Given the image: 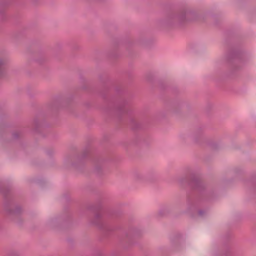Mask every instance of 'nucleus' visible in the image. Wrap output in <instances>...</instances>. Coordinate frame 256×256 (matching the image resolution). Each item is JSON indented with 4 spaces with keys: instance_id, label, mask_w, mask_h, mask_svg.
I'll use <instances>...</instances> for the list:
<instances>
[{
    "instance_id": "1",
    "label": "nucleus",
    "mask_w": 256,
    "mask_h": 256,
    "mask_svg": "<svg viewBox=\"0 0 256 256\" xmlns=\"http://www.w3.org/2000/svg\"><path fill=\"white\" fill-rule=\"evenodd\" d=\"M170 213V209H160L158 212V215L159 217L163 218L168 216Z\"/></svg>"
},
{
    "instance_id": "2",
    "label": "nucleus",
    "mask_w": 256,
    "mask_h": 256,
    "mask_svg": "<svg viewBox=\"0 0 256 256\" xmlns=\"http://www.w3.org/2000/svg\"><path fill=\"white\" fill-rule=\"evenodd\" d=\"M21 209H6V214L10 215L18 214L20 212Z\"/></svg>"
},
{
    "instance_id": "3",
    "label": "nucleus",
    "mask_w": 256,
    "mask_h": 256,
    "mask_svg": "<svg viewBox=\"0 0 256 256\" xmlns=\"http://www.w3.org/2000/svg\"><path fill=\"white\" fill-rule=\"evenodd\" d=\"M206 209H200V210L198 212V214L200 216H204L205 214L207 213V212L206 210Z\"/></svg>"
},
{
    "instance_id": "4",
    "label": "nucleus",
    "mask_w": 256,
    "mask_h": 256,
    "mask_svg": "<svg viewBox=\"0 0 256 256\" xmlns=\"http://www.w3.org/2000/svg\"><path fill=\"white\" fill-rule=\"evenodd\" d=\"M2 64V62L0 60V76L2 75L3 71Z\"/></svg>"
},
{
    "instance_id": "5",
    "label": "nucleus",
    "mask_w": 256,
    "mask_h": 256,
    "mask_svg": "<svg viewBox=\"0 0 256 256\" xmlns=\"http://www.w3.org/2000/svg\"><path fill=\"white\" fill-rule=\"evenodd\" d=\"M100 216H101V214H100L99 212H98V214L96 215V218H98L100 217Z\"/></svg>"
}]
</instances>
